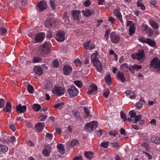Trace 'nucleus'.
<instances>
[{
    "instance_id": "7ed1b4c3",
    "label": "nucleus",
    "mask_w": 160,
    "mask_h": 160,
    "mask_svg": "<svg viewBox=\"0 0 160 160\" xmlns=\"http://www.w3.org/2000/svg\"><path fill=\"white\" fill-rule=\"evenodd\" d=\"M98 127V122L96 121H92L88 123L85 126V130L88 132H91Z\"/></svg>"
},
{
    "instance_id": "9d476101",
    "label": "nucleus",
    "mask_w": 160,
    "mask_h": 160,
    "mask_svg": "<svg viewBox=\"0 0 160 160\" xmlns=\"http://www.w3.org/2000/svg\"><path fill=\"white\" fill-rule=\"evenodd\" d=\"M45 25L46 27L49 28L55 26V20L52 18H48L45 21Z\"/></svg>"
},
{
    "instance_id": "4d7b16f0",
    "label": "nucleus",
    "mask_w": 160,
    "mask_h": 160,
    "mask_svg": "<svg viewBox=\"0 0 160 160\" xmlns=\"http://www.w3.org/2000/svg\"><path fill=\"white\" fill-rule=\"evenodd\" d=\"M74 62L76 63L77 66H80L82 63L80 60L78 59H77L74 60Z\"/></svg>"
},
{
    "instance_id": "f8f14e48",
    "label": "nucleus",
    "mask_w": 160,
    "mask_h": 160,
    "mask_svg": "<svg viewBox=\"0 0 160 160\" xmlns=\"http://www.w3.org/2000/svg\"><path fill=\"white\" fill-rule=\"evenodd\" d=\"M56 39L58 42H62L65 39V33L64 32L59 31L57 33Z\"/></svg>"
},
{
    "instance_id": "20e7f679",
    "label": "nucleus",
    "mask_w": 160,
    "mask_h": 160,
    "mask_svg": "<svg viewBox=\"0 0 160 160\" xmlns=\"http://www.w3.org/2000/svg\"><path fill=\"white\" fill-rule=\"evenodd\" d=\"M151 67L154 68L160 73V60L154 58L151 61Z\"/></svg>"
},
{
    "instance_id": "b1692460",
    "label": "nucleus",
    "mask_w": 160,
    "mask_h": 160,
    "mask_svg": "<svg viewBox=\"0 0 160 160\" xmlns=\"http://www.w3.org/2000/svg\"><path fill=\"white\" fill-rule=\"evenodd\" d=\"M72 14L74 18L79 19L81 12L78 10H73L72 11Z\"/></svg>"
},
{
    "instance_id": "7c9ffc66",
    "label": "nucleus",
    "mask_w": 160,
    "mask_h": 160,
    "mask_svg": "<svg viewBox=\"0 0 160 160\" xmlns=\"http://www.w3.org/2000/svg\"><path fill=\"white\" fill-rule=\"evenodd\" d=\"M117 76L118 79H120L122 82H124L125 80V78L124 77L123 73L120 72H118L117 73Z\"/></svg>"
},
{
    "instance_id": "864d4df0",
    "label": "nucleus",
    "mask_w": 160,
    "mask_h": 160,
    "mask_svg": "<svg viewBox=\"0 0 160 160\" xmlns=\"http://www.w3.org/2000/svg\"><path fill=\"white\" fill-rule=\"evenodd\" d=\"M110 92L109 89L106 90L103 94V95L106 98H107Z\"/></svg>"
},
{
    "instance_id": "6e6d98bb",
    "label": "nucleus",
    "mask_w": 160,
    "mask_h": 160,
    "mask_svg": "<svg viewBox=\"0 0 160 160\" xmlns=\"http://www.w3.org/2000/svg\"><path fill=\"white\" fill-rule=\"evenodd\" d=\"M59 63L57 60H55L53 62V65L56 68H57L59 66Z\"/></svg>"
},
{
    "instance_id": "473e14b6",
    "label": "nucleus",
    "mask_w": 160,
    "mask_h": 160,
    "mask_svg": "<svg viewBox=\"0 0 160 160\" xmlns=\"http://www.w3.org/2000/svg\"><path fill=\"white\" fill-rule=\"evenodd\" d=\"M146 43L148 44L151 47H154L156 46L155 41L150 38H148Z\"/></svg>"
},
{
    "instance_id": "680f3d73",
    "label": "nucleus",
    "mask_w": 160,
    "mask_h": 160,
    "mask_svg": "<svg viewBox=\"0 0 160 160\" xmlns=\"http://www.w3.org/2000/svg\"><path fill=\"white\" fill-rule=\"evenodd\" d=\"M121 118L123 119L125 121L127 120L126 119V115L123 113V112H121Z\"/></svg>"
},
{
    "instance_id": "ddd939ff",
    "label": "nucleus",
    "mask_w": 160,
    "mask_h": 160,
    "mask_svg": "<svg viewBox=\"0 0 160 160\" xmlns=\"http://www.w3.org/2000/svg\"><path fill=\"white\" fill-rule=\"evenodd\" d=\"M83 45L85 49L88 50L92 49L95 47L93 42L90 40L84 43Z\"/></svg>"
},
{
    "instance_id": "0eeeda50",
    "label": "nucleus",
    "mask_w": 160,
    "mask_h": 160,
    "mask_svg": "<svg viewBox=\"0 0 160 160\" xmlns=\"http://www.w3.org/2000/svg\"><path fill=\"white\" fill-rule=\"evenodd\" d=\"M68 92L71 97L72 98L77 96L78 93V91L74 86H71L68 89Z\"/></svg>"
},
{
    "instance_id": "338daca9",
    "label": "nucleus",
    "mask_w": 160,
    "mask_h": 160,
    "mask_svg": "<svg viewBox=\"0 0 160 160\" xmlns=\"http://www.w3.org/2000/svg\"><path fill=\"white\" fill-rule=\"evenodd\" d=\"M133 67L136 70H138L142 68V66L140 65L135 64L133 65Z\"/></svg>"
},
{
    "instance_id": "0e129e2a",
    "label": "nucleus",
    "mask_w": 160,
    "mask_h": 160,
    "mask_svg": "<svg viewBox=\"0 0 160 160\" xmlns=\"http://www.w3.org/2000/svg\"><path fill=\"white\" fill-rule=\"evenodd\" d=\"M47 118V116L46 115H42L40 117V120L41 121H44Z\"/></svg>"
},
{
    "instance_id": "a878e982",
    "label": "nucleus",
    "mask_w": 160,
    "mask_h": 160,
    "mask_svg": "<svg viewBox=\"0 0 160 160\" xmlns=\"http://www.w3.org/2000/svg\"><path fill=\"white\" fill-rule=\"evenodd\" d=\"M12 106L10 102H8L6 104V106L3 107V110L5 112L9 113L11 111Z\"/></svg>"
},
{
    "instance_id": "603ef678",
    "label": "nucleus",
    "mask_w": 160,
    "mask_h": 160,
    "mask_svg": "<svg viewBox=\"0 0 160 160\" xmlns=\"http://www.w3.org/2000/svg\"><path fill=\"white\" fill-rule=\"evenodd\" d=\"M55 1L54 0H50V3L51 6L53 9H54L56 8L55 4Z\"/></svg>"
},
{
    "instance_id": "09e8293b",
    "label": "nucleus",
    "mask_w": 160,
    "mask_h": 160,
    "mask_svg": "<svg viewBox=\"0 0 160 160\" xmlns=\"http://www.w3.org/2000/svg\"><path fill=\"white\" fill-rule=\"evenodd\" d=\"M111 30L109 29L105 31V39L106 40L108 39L109 38V35L110 32H111Z\"/></svg>"
},
{
    "instance_id": "6ab92c4d",
    "label": "nucleus",
    "mask_w": 160,
    "mask_h": 160,
    "mask_svg": "<svg viewBox=\"0 0 160 160\" xmlns=\"http://www.w3.org/2000/svg\"><path fill=\"white\" fill-rule=\"evenodd\" d=\"M125 93L126 94L127 97L131 99H134L136 97L135 95L134 92L130 90H127Z\"/></svg>"
},
{
    "instance_id": "ea45409f",
    "label": "nucleus",
    "mask_w": 160,
    "mask_h": 160,
    "mask_svg": "<svg viewBox=\"0 0 160 160\" xmlns=\"http://www.w3.org/2000/svg\"><path fill=\"white\" fill-rule=\"evenodd\" d=\"M111 145L112 148H114L116 149H118L120 148V146L118 143L116 142L112 143Z\"/></svg>"
},
{
    "instance_id": "c9c22d12",
    "label": "nucleus",
    "mask_w": 160,
    "mask_h": 160,
    "mask_svg": "<svg viewBox=\"0 0 160 160\" xmlns=\"http://www.w3.org/2000/svg\"><path fill=\"white\" fill-rule=\"evenodd\" d=\"M8 150V147L5 145H0V151L5 152Z\"/></svg>"
},
{
    "instance_id": "bf43d9fd",
    "label": "nucleus",
    "mask_w": 160,
    "mask_h": 160,
    "mask_svg": "<svg viewBox=\"0 0 160 160\" xmlns=\"http://www.w3.org/2000/svg\"><path fill=\"white\" fill-rule=\"evenodd\" d=\"M6 32V30L5 28H1L0 30V33L2 35H4Z\"/></svg>"
},
{
    "instance_id": "bb28decb",
    "label": "nucleus",
    "mask_w": 160,
    "mask_h": 160,
    "mask_svg": "<svg viewBox=\"0 0 160 160\" xmlns=\"http://www.w3.org/2000/svg\"><path fill=\"white\" fill-rule=\"evenodd\" d=\"M83 13L85 17L89 16L94 13V10L90 11L88 9H86L82 12Z\"/></svg>"
},
{
    "instance_id": "a19ab883",
    "label": "nucleus",
    "mask_w": 160,
    "mask_h": 160,
    "mask_svg": "<svg viewBox=\"0 0 160 160\" xmlns=\"http://www.w3.org/2000/svg\"><path fill=\"white\" fill-rule=\"evenodd\" d=\"M110 144V142L108 141H105L102 142L101 144V146L105 148H107Z\"/></svg>"
},
{
    "instance_id": "052dcab7",
    "label": "nucleus",
    "mask_w": 160,
    "mask_h": 160,
    "mask_svg": "<svg viewBox=\"0 0 160 160\" xmlns=\"http://www.w3.org/2000/svg\"><path fill=\"white\" fill-rule=\"evenodd\" d=\"M53 137V134L51 133H47L46 135V137L48 139H51Z\"/></svg>"
},
{
    "instance_id": "49530a36",
    "label": "nucleus",
    "mask_w": 160,
    "mask_h": 160,
    "mask_svg": "<svg viewBox=\"0 0 160 160\" xmlns=\"http://www.w3.org/2000/svg\"><path fill=\"white\" fill-rule=\"evenodd\" d=\"M78 142L77 139H74L72 140L71 142V145L72 146H74L78 145Z\"/></svg>"
},
{
    "instance_id": "37998d69",
    "label": "nucleus",
    "mask_w": 160,
    "mask_h": 160,
    "mask_svg": "<svg viewBox=\"0 0 160 160\" xmlns=\"http://www.w3.org/2000/svg\"><path fill=\"white\" fill-rule=\"evenodd\" d=\"M41 108V106L38 104H34L33 106V109L36 111H39Z\"/></svg>"
},
{
    "instance_id": "79ce46f5",
    "label": "nucleus",
    "mask_w": 160,
    "mask_h": 160,
    "mask_svg": "<svg viewBox=\"0 0 160 160\" xmlns=\"http://www.w3.org/2000/svg\"><path fill=\"white\" fill-rule=\"evenodd\" d=\"M142 118L141 115H139L136 116L134 117V119H133V122L135 123H137L138 122H139Z\"/></svg>"
},
{
    "instance_id": "5701e85b",
    "label": "nucleus",
    "mask_w": 160,
    "mask_h": 160,
    "mask_svg": "<svg viewBox=\"0 0 160 160\" xmlns=\"http://www.w3.org/2000/svg\"><path fill=\"white\" fill-rule=\"evenodd\" d=\"M129 114L130 117L128 118V120L130 122H132L133 121V119H134V117L136 116V112L134 111L131 110L129 112Z\"/></svg>"
},
{
    "instance_id": "dca6fc26",
    "label": "nucleus",
    "mask_w": 160,
    "mask_h": 160,
    "mask_svg": "<svg viewBox=\"0 0 160 160\" xmlns=\"http://www.w3.org/2000/svg\"><path fill=\"white\" fill-rule=\"evenodd\" d=\"M90 89L87 92L88 95L95 94L97 92L98 87L95 84H92L90 85Z\"/></svg>"
},
{
    "instance_id": "2eb2a0df",
    "label": "nucleus",
    "mask_w": 160,
    "mask_h": 160,
    "mask_svg": "<svg viewBox=\"0 0 160 160\" xmlns=\"http://www.w3.org/2000/svg\"><path fill=\"white\" fill-rule=\"evenodd\" d=\"M127 25L128 27L129 26V34L132 35L135 32V25L134 24L132 23V21H128L127 22Z\"/></svg>"
},
{
    "instance_id": "58836bf2",
    "label": "nucleus",
    "mask_w": 160,
    "mask_h": 160,
    "mask_svg": "<svg viewBox=\"0 0 160 160\" xmlns=\"http://www.w3.org/2000/svg\"><path fill=\"white\" fill-rule=\"evenodd\" d=\"M104 79L106 83L108 85L110 84L111 82V77L110 75H107L104 78Z\"/></svg>"
},
{
    "instance_id": "c03bdc74",
    "label": "nucleus",
    "mask_w": 160,
    "mask_h": 160,
    "mask_svg": "<svg viewBox=\"0 0 160 160\" xmlns=\"http://www.w3.org/2000/svg\"><path fill=\"white\" fill-rule=\"evenodd\" d=\"M137 5L138 7H140V8L142 10H145V7L140 1H138L137 2Z\"/></svg>"
},
{
    "instance_id": "69168bd1",
    "label": "nucleus",
    "mask_w": 160,
    "mask_h": 160,
    "mask_svg": "<svg viewBox=\"0 0 160 160\" xmlns=\"http://www.w3.org/2000/svg\"><path fill=\"white\" fill-rule=\"evenodd\" d=\"M118 133V132L115 131H111L109 133V134L110 135H112L113 136H115Z\"/></svg>"
},
{
    "instance_id": "5fc2aeb1",
    "label": "nucleus",
    "mask_w": 160,
    "mask_h": 160,
    "mask_svg": "<svg viewBox=\"0 0 160 160\" xmlns=\"http://www.w3.org/2000/svg\"><path fill=\"white\" fill-rule=\"evenodd\" d=\"M73 113L75 117L77 119L79 118H80L79 114L78 112L77 111H73Z\"/></svg>"
},
{
    "instance_id": "4468645a",
    "label": "nucleus",
    "mask_w": 160,
    "mask_h": 160,
    "mask_svg": "<svg viewBox=\"0 0 160 160\" xmlns=\"http://www.w3.org/2000/svg\"><path fill=\"white\" fill-rule=\"evenodd\" d=\"M119 10V7H117L114 10L113 13L114 15L118 18L123 25V22L122 18V15L120 12Z\"/></svg>"
},
{
    "instance_id": "39448f33",
    "label": "nucleus",
    "mask_w": 160,
    "mask_h": 160,
    "mask_svg": "<svg viewBox=\"0 0 160 160\" xmlns=\"http://www.w3.org/2000/svg\"><path fill=\"white\" fill-rule=\"evenodd\" d=\"M65 92L64 88L59 86H55L52 89L53 93L58 96L63 95Z\"/></svg>"
},
{
    "instance_id": "a18cd8bd",
    "label": "nucleus",
    "mask_w": 160,
    "mask_h": 160,
    "mask_svg": "<svg viewBox=\"0 0 160 160\" xmlns=\"http://www.w3.org/2000/svg\"><path fill=\"white\" fill-rule=\"evenodd\" d=\"M28 92L30 93H32L34 92V89L32 85L30 84L28 85L27 87Z\"/></svg>"
},
{
    "instance_id": "4c0bfd02",
    "label": "nucleus",
    "mask_w": 160,
    "mask_h": 160,
    "mask_svg": "<svg viewBox=\"0 0 160 160\" xmlns=\"http://www.w3.org/2000/svg\"><path fill=\"white\" fill-rule=\"evenodd\" d=\"M142 145L143 148L146 149L147 152H150L151 151V148L148 144L146 143H143Z\"/></svg>"
},
{
    "instance_id": "4be33fe9",
    "label": "nucleus",
    "mask_w": 160,
    "mask_h": 160,
    "mask_svg": "<svg viewBox=\"0 0 160 160\" xmlns=\"http://www.w3.org/2000/svg\"><path fill=\"white\" fill-rule=\"evenodd\" d=\"M34 70L35 72L38 75H41L43 72V70L39 66L35 67L34 68Z\"/></svg>"
},
{
    "instance_id": "c85d7f7f",
    "label": "nucleus",
    "mask_w": 160,
    "mask_h": 160,
    "mask_svg": "<svg viewBox=\"0 0 160 160\" xmlns=\"http://www.w3.org/2000/svg\"><path fill=\"white\" fill-rule=\"evenodd\" d=\"M84 155L85 157L88 159H91L93 157V153L91 151L85 152Z\"/></svg>"
},
{
    "instance_id": "1a4fd4ad",
    "label": "nucleus",
    "mask_w": 160,
    "mask_h": 160,
    "mask_svg": "<svg viewBox=\"0 0 160 160\" xmlns=\"http://www.w3.org/2000/svg\"><path fill=\"white\" fill-rule=\"evenodd\" d=\"M45 37V34L42 32L36 34L35 37V40L37 42H42L44 40Z\"/></svg>"
},
{
    "instance_id": "aec40b11",
    "label": "nucleus",
    "mask_w": 160,
    "mask_h": 160,
    "mask_svg": "<svg viewBox=\"0 0 160 160\" xmlns=\"http://www.w3.org/2000/svg\"><path fill=\"white\" fill-rule=\"evenodd\" d=\"M45 125L44 122H39L36 125L35 128L39 132H40L43 129Z\"/></svg>"
},
{
    "instance_id": "de8ad7c7",
    "label": "nucleus",
    "mask_w": 160,
    "mask_h": 160,
    "mask_svg": "<svg viewBox=\"0 0 160 160\" xmlns=\"http://www.w3.org/2000/svg\"><path fill=\"white\" fill-rule=\"evenodd\" d=\"M74 84L79 88H81L82 86V84L81 81H75L74 82Z\"/></svg>"
},
{
    "instance_id": "e433bc0d",
    "label": "nucleus",
    "mask_w": 160,
    "mask_h": 160,
    "mask_svg": "<svg viewBox=\"0 0 160 160\" xmlns=\"http://www.w3.org/2000/svg\"><path fill=\"white\" fill-rule=\"evenodd\" d=\"M62 18L66 23H68L69 22V20L68 19V17L67 16V12H65L64 13L62 16Z\"/></svg>"
},
{
    "instance_id": "c756f323",
    "label": "nucleus",
    "mask_w": 160,
    "mask_h": 160,
    "mask_svg": "<svg viewBox=\"0 0 160 160\" xmlns=\"http://www.w3.org/2000/svg\"><path fill=\"white\" fill-rule=\"evenodd\" d=\"M42 58L39 57H34L32 59V62L33 63H40L42 62Z\"/></svg>"
},
{
    "instance_id": "f3484780",
    "label": "nucleus",
    "mask_w": 160,
    "mask_h": 160,
    "mask_svg": "<svg viewBox=\"0 0 160 160\" xmlns=\"http://www.w3.org/2000/svg\"><path fill=\"white\" fill-rule=\"evenodd\" d=\"M52 148L50 146H47L45 147L44 149L42 151L43 155L46 157L50 155Z\"/></svg>"
},
{
    "instance_id": "8fccbe9b",
    "label": "nucleus",
    "mask_w": 160,
    "mask_h": 160,
    "mask_svg": "<svg viewBox=\"0 0 160 160\" xmlns=\"http://www.w3.org/2000/svg\"><path fill=\"white\" fill-rule=\"evenodd\" d=\"M142 154L144 155V156L147 157L149 159H151L152 158V156L148 152L143 151H142Z\"/></svg>"
},
{
    "instance_id": "f257e3e1",
    "label": "nucleus",
    "mask_w": 160,
    "mask_h": 160,
    "mask_svg": "<svg viewBox=\"0 0 160 160\" xmlns=\"http://www.w3.org/2000/svg\"><path fill=\"white\" fill-rule=\"evenodd\" d=\"M97 53H94L91 56V60L93 64L97 68L99 72H100L102 70V64L97 57Z\"/></svg>"
},
{
    "instance_id": "393cba45",
    "label": "nucleus",
    "mask_w": 160,
    "mask_h": 160,
    "mask_svg": "<svg viewBox=\"0 0 160 160\" xmlns=\"http://www.w3.org/2000/svg\"><path fill=\"white\" fill-rule=\"evenodd\" d=\"M72 70L70 66H65L63 68V73L66 75H68Z\"/></svg>"
},
{
    "instance_id": "72a5a7b5",
    "label": "nucleus",
    "mask_w": 160,
    "mask_h": 160,
    "mask_svg": "<svg viewBox=\"0 0 160 160\" xmlns=\"http://www.w3.org/2000/svg\"><path fill=\"white\" fill-rule=\"evenodd\" d=\"M150 23L151 26L155 29L158 28V26L156 23L153 20H150Z\"/></svg>"
},
{
    "instance_id": "e2e57ef3",
    "label": "nucleus",
    "mask_w": 160,
    "mask_h": 160,
    "mask_svg": "<svg viewBox=\"0 0 160 160\" xmlns=\"http://www.w3.org/2000/svg\"><path fill=\"white\" fill-rule=\"evenodd\" d=\"M84 112L85 113L86 115H87V116H88L89 115V110L88 109L86 108V107H84Z\"/></svg>"
},
{
    "instance_id": "423d86ee",
    "label": "nucleus",
    "mask_w": 160,
    "mask_h": 160,
    "mask_svg": "<svg viewBox=\"0 0 160 160\" xmlns=\"http://www.w3.org/2000/svg\"><path fill=\"white\" fill-rule=\"evenodd\" d=\"M132 57L134 59L143 61L145 58L144 51L142 50L138 53L133 54L132 55Z\"/></svg>"
},
{
    "instance_id": "2f4dec72",
    "label": "nucleus",
    "mask_w": 160,
    "mask_h": 160,
    "mask_svg": "<svg viewBox=\"0 0 160 160\" xmlns=\"http://www.w3.org/2000/svg\"><path fill=\"white\" fill-rule=\"evenodd\" d=\"M57 148L59 150V152L62 154L64 153L65 150L63 145L62 144H59L57 146Z\"/></svg>"
},
{
    "instance_id": "6e6552de",
    "label": "nucleus",
    "mask_w": 160,
    "mask_h": 160,
    "mask_svg": "<svg viewBox=\"0 0 160 160\" xmlns=\"http://www.w3.org/2000/svg\"><path fill=\"white\" fill-rule=\"evenodd\" d=\"M47 7L46 3L45 1H42L36 6L37 10L39 12H41L44 10Z\"/></svg>"
},
{
    "instance_id": "cd10ccee",
    "label": "nucleus",
    "mask_w": 160,
    "mask_h": 160,
    "mask_svg": "<svg viewBox=\"0 0 160 160\" xmlns=\"http://www.w3.org/2000/svg\"><path fill=\"white\" fill-rule=\"evenodd\" d=\"M151 142L155 143H160V138L158 137L153 136L151 137L150 138Z\"/></svg>"
},
{
    "instance_id": "f704fd0d",
    "label": "nucleus",
    "mask_w": 160,
    "mask_h": 160,
    "mask_svg": "<svg viewBox=\"0 0 160 160\" xmlns=\"http://www.w3.org/2000/svg\"><path fill=\"white\" fill-rule=\"evenodd\" d=\"M144 103V101H140L139 102L136 103L135 106L138 109H140L142 107V104Z\"/></svg>"
},
{
    "instance_id": "13d9d810",
    "label": "nucleus",
    "mask_w": 160,
    "mask_h": 160,
    "mask_svg": "<svg viewBox=\"0 0 160 160\" xmlns=\"http://www.w3.org/2000/svg\"><path fill=\"white\" fill-rule=\"evenodd\" d=\"M139 40L142 42L146 43L148 38H146L143 37H142L138 39Z\"/></svg>"
},
{
    "instance_id": "412c9836",
    "label": "nucleus",
    "mask_w": 160,
    "mask_h": 160,
    "mask_svg": "<svg viewBox=\"0 0 160 160\" xmlns=\"http://www.w3.org/2000/svg\"><path fill=\"white\" fill-rule=\"evenodd\" d=\"M45 85V89L47 90H50L51 89H52L53 86L52 81L50 80H48L46 82Z\"/></svg>"
},
{
    "instance_id": "3c124183",
    "label": "nucleus",
    "mask_w": 160,
    "mask_h": 160,
    "mask_svg": "<svg viewBox=\"0 0 160 160\" xmlns=\"http://www.w3.org/2000/svg\"><path fill=\"white\" fill-rule=\"evenodd\" d=\"M63 103H58L55 105L54 107L56 108H58L60 109H61L63 108Z\"/></svg>"
},
{
    "instance_id": "f03ea898",
    "label": "nucleus",
    "mask_w": 160,
    "mask_h": 160,
    "mask_svg": "<svg viewBox=\"0 0 160 160\" xmlns=\"http://www.w3.org/2000/svg\"><path fill=\"white\" fill-rule=\"evenodd\" d=\"M49 43L45 42L42 44V47L39 51V53L42 56H44L49 53Z\"/></svg>"
},
{
    "instance_id": "774afa93",
    "label": "nucleus",
    "mask_w": 160,
    "mask_h": 160,
    "mask_svg": "<svg viewBox=\"0 0 160 160\" xmlns=\"http://www.w3.org/2000/svg\"><path fill=\"white\" fill-rule=\"evenodd\" d=\"M83 158L82 156H76L74 158L73 160H82Z\"/></svg>"
},
{
    "instance_id": "a211bd4d",
    "label": "nucleus",
    "mask_w": 160,
    "mask_h": 160,
    "mask_svg": "<svg viewBox=\"0 0 160 160\" xmlns=\"http://www.w3.org/2000/svg\"><path fill=\"white\" fill-rule=\"evenodd\" d=\"M17 112L20 113H22L24 112L27 109L26 106L24 105L22 106L21 104L17 106Z\"/></svg>"
},
{
    "instance_id": "9b49d317",
    "label": "nucleus",
    "mask_w": 160,
    "mask_h": 160,
    "mask_svg": "<svg viewBox=\"0 0 160 160\" xmlns=\"http://www.w3.org/2000/svg\"><path fill=\"white\" fill-rule=\"evenodd\" d=\"M110 38L112 42L115 43H118L120 39L119 36L113 32H111Z\"/></svg>"
}]
</instances>
